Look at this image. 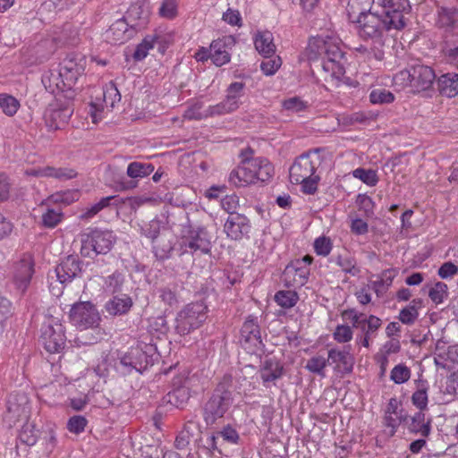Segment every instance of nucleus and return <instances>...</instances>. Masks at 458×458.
Listing matches in <instances>:
<instances>
[{"label": "nucleus", "mask_w": 458, "mask_h": 458, "mask_svg": "<svg viewBox=\"0 0 458 458\" xmlns=\"http://www.w3.org/2000/svg\"><path fill=\"white\" fill-rule=\"evenodd\" d=\"M82 262L76 257L69 255L64 258L55 268V274L60 284L72 282V279L81 276Z\"/></svg>", "instance_id": "dca6fc26"}, {"label": "nucleus", "mask_w": 458, "mask_h": 458, "mask_svg": "<svg viewBox=\"0 0 458 458\" xmlns=\"http://www.w3.org/2000/svg\"><path fill=\"white\" fill-rule=\"evenodd\" d=\"M241 342L245 348L259 349L263 345L257 318L250 316L243 323L241 329Z\"/></svg>", "instance_id": "412c9836"}, {"label": "nucleus", "mask_w": 458, "mask_h": 458, "mask_svg": "<svg viewBox=\"0 0 458 458\" xmlns=\"http://www.w3.org/2000/svg\"><path fill=\"white\" fill-rule=\"evenodd\" d=\"M369 99L373 104H389L394 100V96L385 89H376L370 92Z\"/></svg>", "instance_id": "09e8293b"}, {"label": "nucleus", "mask_w": 458, "mask_h": 458, "mask_svg": "<svg viewBox=\"0 0 458 458\" xmlns=\"http://www.w3.org/2000/svg\"><path fill=\"white\" fill-rule=\"evenodd\" d=\"M331 260L335 262L341 269L347 274L352 276H358L360 272V268L356 266L354 258L350 255H338L335 258H332Z\"/></svg>", "instance_id": "e433bc0d"}, {"label": "nucleus", "mask_w": 458, "mask_h": 458, "mask_svg": "<svg viewBox=\"0 0 458 458\" xmlns=\"http://www.w3.org/2000/svg\"><path fill=\"white\" fill-rule=\"evenodd\" d=\"M260 377L264 383L274 382L282 377L284 372V365L276 358H266L260 368Z\"/></svg>", "instance_id": "a878e982"}, {"label": "nucleus", "mask_w": 458, "mask_h": 458, "mask_svg": "<svg viewBox=\"0 0 458 458\" xmlns=\"http://www.w3.org/2000/svg\"><path fill=\"white\" fill-rule=\"evenodd\" d=\"M63 213L60 209L47 208L42 215V223L46 227H55L62 220Z\"/></svg>", "instance_id": "6e6d98bb"}, {"label": "nucleus", "mask_w": 458, "mask_h": 458, "mask_svg": "<svg viewBox=\"0 0 458 458\" xmlns=\"http://www.w3.org/2000/svg\"><path fill=\"white\" fill-rule=\"evenodd\" d=\"M310 268L302 261H292L283 272V281L287 287H301L308 280Z\"/></svg>", "instance_id": "f3484780"}, {"label": "nucleus", "mask_w": 458, "mask_h": 458, "mask_svg": "<svg viewBox=\"0 0 458 458\" xmlns=\"http://www.w3.org/2000/svg\"><path fill=\"white\" fill-rule=\"evenodd\" d=\"M383 3L384 0H378L377 5L372 8L374 12L360 13L356 20L359 37L363 40H372L380 47L384 45L383 38L387 31L405 27L403 4L397 3L387 8H378Z\"/></svg>", "instance_id": "f257e3e1"}, {"label": "nucleus", "mask_w": 458, "mask_h": 458, "mask_svg": "<svg viewBox=\"0 0 458 458\" xmlns=\"http://www.w3.org/2000/svg\"><path fill=\"white\" fill-rule=\"evenodd\" d=\"M234 38L231 36L213 40L210 44V55L213 64L222 66L231 60L229 50L234 46Z\"/></svg>", "instance_id": "aec40b11"}, {"label": "nucleus", "mask_w": 458, "mask_h": 458, "mask_svg": "<svg viewBox=\"0 0 458 458\" xmlns=\"http://www.w3.org/2000/svg\"><path fill=\"white\" fill-rule=\"evenodd\" d=\"M153 364V360L146 351L140 348H131L121 359L116 369L123 374L130 373L132 369L142 373L149 365Z\"/></svg>", "instance_id": "9d476101"}, {"label": "nucleus", "mask_w": 458, "mask_h": 458, "mask_svg": "<svg viewBox=\"0 0 458 458\" xmlns=\"http://www.w3.org/2000/svg\"><path fill=\"white\" fill-rule=\"evenodd\" d=\"M244 83L242 82H233L227 89V95L225 99L229 102V105L238 108L240 104V98L243 96Z\"/></svg>", "instance_id": "37998d69"}, {"label": "nucleus", "mask_w": 458, "mask_h": 458, "mask_svg": "<svg viewBox=\"0 0 458 458\" xmlns=\"http://www.w3.org/2000/svg\"><path fill=\"white\" fill-rule=\"evenodd\" d=\"M158 39L156 36H147L141 43H140L133 53V58L136 61L143 60L148 53V50L154 47L156 41Z\"/></svg>", "instance_id": "c03bdc74"}, {"label": "nucleus", "mask_w": 458, "mask_h": 458, "mask_svg": "<svg viewBox=\"0 0 458 458\" xmlns=\"http://www.w3.org/2000/svg\"><path fill=\"white\" fill-rule=\"evenodd\" d=\"M282 62L279 56L274 58L267 57L260 64V69L266 75L274 74L281 66Z\"/></svg>", "instance_id": "680f3d73"}, {"label": "nucleus", "mask_w": 458, "mask_h": 458, "mask_svg": "<svg viewBox=\"0 0 458 458\" xmlns=\"http://www.w3.org/2000/svg\"><path fill=\"white\" fill-rule=\"evenodd\" d=\"M226 411L224 403H207L204 411V418L207 424H214L216 420L222 418Z\"/></svg>", "instance_id": "72a5a7b5"}, {"label": "nucleus", "mask_w": 458, "mask_h": 458, "mask_svg": "<svg viewBox=\"0 0 458 458\" xmlns=\"http://www.w3.org/2000/svg\"><path fill=\"white\" fill-rule=\"evenodd\" d=\"M154 171L150 163L131 162L127 168V175L132 179L144 178Z\"/></svg>", "instance_id": "f704fd0d"}, {"label": "nucleus", "mask_w": 458, "mask_h": 458, "mask_svg": "<svg viewBox=\"0 0 458 458\" xmlns=\"http://www.w3.org/2000/svg\"><path fill=\"white\" fill-rule=\"evenodd\" d=\"M35 273V260L30 253H23L12 265L11 280L16 291L23 295Z\"/></svg>", "instance_id": "423d86ee"}, {"label": "nucleus", "mask_w": 458, "mask_h": 458, "mask_svg": "<svg viewBox=\"0 0 458 458\" xmlns=\"http://www.w3.org/2000/svg\"><path fill=\"white\" fill-rule=\"evenodd\" d=\"M83 67L67 69V68H60V72L62 76V84L66 87L67 89H72L78 81L79 77L84 72Z\"/></svg>", "instance_id": "ea45409f"}, {"label": "nucleus", "mask_w": 458, "mask_h": 458, "mask_svg": "<svg viewBox=\"0 0 458 458\" xmlns=\"http://www.w3.org/2000/svg\"><path fill=\"white\" fill-rule=\"evenodd\" d=\"M253 150L247 148L241 151L242 161L229 174V182L235 187H245L268 181L274 174L272 164L265 157H253Z\"/></svg>", "instance_id": "7ed1b4c3"}, {"label": "nucleus", "mask_w": 458, "mask_h": 458, "mask_svg": "<svg viewBox=\"0 0 458 458\" xmlns=\"http://www.w3.org/2000/svg\"><path fill=\"white\" fill-rule=\"evenodd\" d=\"M352 174L369 186H375L378 182L377 173L371 169L357 168L352 172Z\"/></svg>", "instance_id": "de8ad7c7"}, {"label": "nucleus", "mask_w": 458, "mask_h": 458, "mask_svg": "<svg viewBox=\"0 0 458 458\" xmlns=\"http://www.w3.org/2000/svg\"><path fill=\"white\" fill-rule=\"evenodd\" d=\"M428 296L436 304L442 303L447 297V285L443 282H437L429 290Z\"/></svg>", "instance_id": "5fc2aeb1"}, {"label": "nucleus", "mask_w": 458, "mask_h": 458, "mask_svg": "<svg viewBox=\"0 0 458 458\" xmlns=\"http://www.w3.org/2000/svg\"><path fill=\"white\" fill-rule=\"evenodd\" d=\"M20 102L9 94H0V107L8 116H13L20 108Z\"/></svg>", "instance_id": "79ce46f5"}, {"label": "nucleus", "mask_w": 458, "mask_h": 458, "mask_svg": "<svg viewBox=\"0 0 458 458\" xmlns=\"http://www.w3.org/2000/svg\"><path fill=\"white\" fill-rule=\"evenodd\" d=\"M327 358L330 364H335L338 370L344 373H350L352 371L354 357L351 354L349 348H332L328 351Z\"/></svg>", "instance_id": "393cba45"}, {"label": "nucleus", "mask_w": 458, "mask_h": 458, "mask_svg": "<svg viewBox=\"0 0 458 458\" xmlns=\"http://www.w3.org/2000/svg\"><path fill=\"white\" fill-rule=\"evenodd\" d=\"M254 45L257 51L265 58L271 57L276 53L274 37L268 30L258 31L254 37Z\"/></svg>", "instance_id": "bb28decb"}, {"label": "nucleus", "mask_w": 458, "mask_h": 458, "mask_svg": "<svg viewBox=\"0 0 458 458\" xmlns=\"http://www.w3.org/2000/svg\"><path fill=\"white\" fill-rule=\"evenodd\" d=\"M27 174L35 177H50L59 181H66L76 177L77 173L67 167L43 166L27 170Z\"/></svg>", "instance_id": "b1692460"}, {"label": "nucleus", "mask_w": 458, "mask_h": 458, "mask_svg": "<svg viewBox=\"0 0 458 458\" xmlns=\"http://www.w3.org/2000/svg\"><path fill=\"white\" fill-rule=\"evenodd\" d=\"M354 51L359 53L362 57L367 60H371L372 58L381 61L384 58V52L379 49L376 45L371 47H368L365 45H360L357 47H354Z\"/></svg>", "instance_id": "49530a36"}, {"label": "nucleus", "mask_w": 458, "mask_h": 458, "mask_svg": "<svg viewBox=\"0 0 458 458\" xmlns=\"http://www.w3.org/2000/svg\"><path fill=\"white\" fill-rule=\"evenodd\" d=\"M306 55L310 61L320 57L323 71L332 80L339 81L345 73V56L336 38L329 36L311 38L306 48Z\"/></svg>", "instance_id": "f03ea898"}, {"label": "nucleus", "mask_w": 458, "mask_h": 458, "mask_svg": "<svg viewBox=\"0 0 458 458\" xmlns=\"http://www.w3.org/2000/svg\"><path fill=\"white\" fill-rule=\"evenodd\" d=\"M12 314V304L9 300L0 294V335L4 331V322Z\"/></svg>", "instance_id": "13d9d810"}, {"label": "nucleus", "mask_w": 458, "mask_h": 458, "mask_svg": "<svg viewBox=\"0 0 458 458\" xmlns=\"http://www.w3.org/2000/svg\"><path fill=\"white\" fill-rule=\"evenodd\" d=\"M149 7L147 3H135L130 6L123 17L130 27L137 33L147 27L149 21Z\"/></svg>", "instance_id": "6ab92c4d"}, {"label": "nucleus", "mask_w": 458, "mask_h": 458, "mask_svg": "<svg viewBox=\"0 0 458 458\" xmlns=\"http://www.w3.org/2000/svg\"><path fill=\"white\" fill-rule=\"evenodd\" d=\"M153 250L157 259H165L169 257L173 247L169 242H163L161 244L158 241H157L153 243Z\"/></svg>", "instance_id": "338daca9"}, {"label": "nucleus", "mask_w": 458, "mask_h": 458, "mask_svg": "<svg viewBox=\"0 0 458 458\" xmlns=\"http://www.w3.org/2000/svg\"><path fill=\"white\" fill-rule=\"evenodd\" d=\"M411 377V369L404 364H398L393 368L390 374V378L395 384H403L406 382Z\"/></svg>", "instance_id": "3c124183"}, {"label": "nucleus", "mask_w": 458, "mask_h": 458, "mask_svg": "<svg viewBox=\"0 0 458 458\" xmlns=\"http://www.w3.org/2000/svg\"><path fill=\"white\" fill-rule=\"evenodd\" d=\"M237 108L233 106L229 105V102H227L226 99L222 101L219 104L210 106L206 110V115L208 116H215V115H222L225 114H229L231 112L235 111Z\"/></svg>", "instance_id": "4d7b16f0"}, {"label": "nucleus", "mask_w": 458, "mask_h": 458, "mask_svg": "<svg viewBox=\"0 0 458 458\" xmlns=\"http://www.w3.org/2000/svg\"><path fill=\"white\" fill-rule=\"evenodd\" d=\"M197 382L198 378L195 377H185L179 375L174 377L171 390L167 393V401H189L191 398H197L201 390Z\"/></svg>", "instance_id": "1a4fd4ad"}, {"label": "nucleus", "mask_w": 458, "mask_h": 458, "mask_svg": "<svg viewBox=\"0 0 458 458\" xmlns=\"http://www.w3.org/2000/svg\"><path fill=\"white\" fill-rule=\"evenodd\" d=\"M73 113L70 105H51L45 112V123L50 131L61 130L67 124Z\"/></svg>", "instance_id": "4468645a"}, {"label": "nucleus", "mask_w": 458, "mask_h": 458, "mask_svg": "<svg viewBox=\"0 0 458 458\" xmlns=\"http://www.w3.org/2000/svg\"><path fill=\"white\" fill-rule=\"evenodd\" d=\"M124 277L120 272H114L108 276L105 280V290L110 293H116L122 290Z\"/></svg>", "instance_id": "a18cd8bd"}, {"label": "nucleus", "mask_w": 458, "mask_h": 458, "mask_svg": "<svg viewBox=\"0 0 458 458\" xmlns=\"http://www.w3.org/2000/svg\"><path fill=\"white\" fill-rule=\"evenodd\" d=\"M415 391L412 394L411 401H428L427 391L428 388L426 380H415Z\"/></svg>", "instance_id": "e2e57ef3"}, {"label": "nucleus", "mask_w": 458, "mask_h": 458, "mask_svg": "<svg viewBox=\"0 0 458 458\" xmlns=\"http://www.w3.org/2000/svg\"><path fill=\"white\" fill-rule=\"evenodd\" d=\"M115 242L113 232L94 229L81 234V254L86 258L108 253Z\"/></svg>", "instance_id": "20e7f679"}, {"label": "nucleus", "mask_w": 458, "mask_h": 458, "mask_svg": "<svg viewBox=\"0 0 458 458\" xmlns=\"http://www.w3.org/2000/svg\"><path fill=\"white\" fill-rule=\"evenodd\" d=\"M234 386L231 376H225L221 382L216 386L212 401H230L236 398Z\"/></svg>", "instance_id": "7c9ffc66"}, {"label": "nucleus", "mask_w": 458, "mask_h": 458, "mask_svg": "<svg viewBox=\"0 0 458 458\" xmlns=\"http://www.w3.org/2000/svg\"><path fill=\"white\" fill-rule=\"evenodd\" d=\"M132 306V301L127 294L116 295L109 300L106 305V310L113 316L125 314Z\"/></svg>", "instance_id": "c85d7f7f"}, {"label": "nucleus", "mask_w": 458, "mask_h": 458, "mask_svg": "<svg viewBox=\"0 0 458 458\" xmlns=\"http://www.w3.org/2000/svg\"><path fill=\"white\" fill-rule=\"evenodd\" d=\"M103 97L106 105L111 107H114V104L121 100V94L114 82H110L106 86Z\"/></svg>", "instance_id": "603ef678"}, {"label": "nucleus", "mask_w": 458, "mask_h": 458, "mask_svg": "<svg viewBox=\"0 0 458 458\" xmlns=\"http://www.w3.org/2000/svg\"><path fill=\"white\" fill-rule=\"evenodd\" d=\"M437 84L441 95L448 98L455 97L458 94V73L443 74L437 79Z\"/></svg>", "instance_id": "cd10ccee"}, {"label": "nucleus", "mask_w": 458, "mask_h": 458, "mask_svg": "<svg viewBox=\"0 0 458 458\" xmlns=\"http://www.w3.org/2000/svg\"><path fill=\"white\" fill-rule=\"evenodd\" d=\"M328 364H330L328 358H325L321 355H316L312 356L307 360L304 368L310 373L318 375L321 377H325V369Z\"/></svg>", "instance_id": "c9c22d12"}, {"label": "nucleus", "mask_w": 458, "mask_h": 458, "mask_svg": "<svg viewBox=\"0 0 458 458\" xmlns=\"http://www.w3.org/2000/svg\"><path fill=\"white\" fill-rule=\"evenodd\" d=\"M342 317L344 319L351 320L352 327L359 329L363 335L375 336L382 325V320L379 318L374 315L367 317L363 313H358L353 309L344 310Z\"/></svg>", "instance_id": "f8f14e48"}, {"label": "nucleus", "mask_w": 458, "mask_h": 458, "mask_svg": "<svg viewBox=\"0 0 458 458\" xmlns=\"http://www.w3.org/2000/svg\"><path fill=\"white\" fill-rule=\"evenodd\" d=\"M123 17L115 21L105 33L106 40L110 44H123L131 38L136 32Z\"/></svg>", "instance_id": "4be33fe9"}, {"label": "nucleus", "mask_w": 458, "mask_h": 458, "mask_svg": "<svg viewBox=\"0 0 458 458\" xmlns=\"http://www.w3.org/2000/svg\"><path fill=\"white\" fill-rule=\"evenodd\" d=\"M38 437V429H37L36 424L33 421H26L20 431V440L27 445H33L36 444Z\"/></svg>", "instance_id": "58836bf2"}, {"label": "nucleus", "mask_w": 458, "mask_h": 458, "mask_svg": "<svg viewBox=\"0 0 458 458\" xmlns=\"http://www.w3.org/2000/svg\"><path fill=\"white\" fill-rule=\"evenodd\" d=\"M314 250L319 256H327L332 250L331 240L326 236L317 238L314 242Z\"/></svg>", "instance_id": "052dcab7"}, {"label": "nucleus", "mask_w": 458, "mask_h": 458, "mask_svg": "<svg viewBox=\"0 0 458 458\" xmlns=\"http://www.w3.org/2000/svg\"><path fill=\"white\" fill-rule=\"evenodd\" d=\"M408 418V413L403 408V403H388L384 416L385 429L381 437H393L398 426Z\"/></svg>", "instance_id": "ddd939ff"}, {"label": "nucleus", "mask_w": 458, "mask_h": 458, "mask_svg": "<svg viewBox=\"0 0 458 458\" xmlns=\"http://www.w3.org/2000/svg\"><path fill=\"white\" fill-rule=\"evenodd\" d=\"M299 300V296L295 291H279L275 295L276 302L284 308L290 309L293 307Z\"/></svg>", "instance_id": "a19ab883"}, {"label": "nucleus", "mask_w": 458, "mask_h": 458, "mask_svg": "<svg viewBox=\"0 0 458 458\" xmlns=\"http://www.w3.org/2000/svg\"><path fill=\"white\" fill-rule=\"evenodd\" d=\"M177 13L176 0H163L161 6L159 7V14L162 17L172 19L175 17Z\"/></svg>", "instance_id": "0e129e2a"}, {"label": "nucleus", "mask_w": 458, "mask_h": 458, "mask_svg": "<svg viewBox=\"0 0 458 458\" xmlns=\"http://www.w3.org/2000/svg\"><path fill=\"white\" fill-rule=\"evenodd\" d=\"M99 319V314L90 301L77 302L70 310L71 322L81 330L98 326Z\"/></svg>", "instance_id": "6e6552de"}, {"label": "nucleus", "mask_w": 458, "mask_h": 458, "mask_svg": "<svg viewBox=\"0 0 458 458\" xmlns=\"http://www.w3.org/2000/svg\"><path fill=\"white\" fill-rule=\"evenodd\" d=\"M316 164L310 159V153H304L298 157L289 170L292 183L299 184L315 174Z\"/></svg>", "instance_id": "2eb2a0df"}, {"label": "nucleus", "mask_w": 458, "mask_h": 458, "mask_svg": "<svg viewBox=\"0 0 458 458\" xmlns=\"http://www.w3.org/2000/svg\"><path fill=\"white\" fill-rule=\"evenodd\" d=\"M422 305L421 299H414L410 305L401 310L399 320L405 325H412L419 316L418 309Z\"/></svg>", "instance_id": "473e14b6"}, {"label": "nucleus", "mask_w": 458, "mask_h": 458, "mask_svg": "<svg viewBox=\"0 0 458 458\" xmlns=\"http://www.w3.org/2000/svg\"><path fill=\"white\" fill-rule=\"evenodd\" d=\"M9 405L7 407V414L6 417L10 421L15 422L20 420L21 414L25 419L28 418V411L26 410V406L21 403H8Z\"/></svg>", "instance_id": "864d4df0"}, {"label": "nucleus", "mask_w": 458, "mask_h": 458, "mask_svg": "<svg viewBox=\"0 0 458 458\" xmlns=\"http://www.w3.org/2000/svg\"><path fill=\"white\" fill-rule=\"evenodd\" d=\"M40 341L47 352L50 353H56L63 350L66 342L63 324L54 319L45 323L41 327Z\"/></svg>", "instance_id": "0eeeda50"}, {"label": "nucleus", "mask_w": 458, "mask_h": 458, "mask_svg": "<svg viewBox=\"0 0 458 458\" xmlns=\"http://www.w3.org/2000/svg\"><path fill=\"white\" fill-rule=\"evenodd\" d=\"M62 79L60 71L58 72L48 71L42 75L41 81L46 89L55 92V89L64 90L66 89L62 84Z\"/></svg>", "instance_id": "4c0bfd02"}, {"label": "nucleus", "mask_w": 458, "mask_h": 458, "mask_svg": "<svg viewBox=\"0 0 458 458\" xmlns=\"http://www.w3.org/2000/svg\"><path fill=\"white\" fill-rule=\"evenodd\" d=\"M420 411L417 412L412 418L409 428L411 432L419 433L422 437L428 436L430 432V420L425 418L422 411L426 408L428 403H417Z\"/></svg>", "instance_id": "c756f323"}, {"label": "nucleus", "mask_w": 458, "mask_h": 458, "mask_svg": "<svg viewBox=\"0 0 458 458\" xmlns=\"http://www.w3.org/2000/svg\"><path fill=\"white\" fill-rule=\"evenodd\" d=\"M211 241L208 231L203 227L190 230L188 234L183 235L181 241V247L183 252L195 254H208L211 250Z\"/></svg>", "instance_id": "9b49d317"}, {"label": "nucleus", "mask_w": 458, "mask_h": 458, "mask_svg": "<svg viewBox=\"0 0 458 458\" xmlns=\"http://www.w3.org/2000/svg\"><path fill=\"white\" fill-rule=\"evenodd\" d=\"M436 80V74L429 66L417 64L412 65V88L416 91L429 89Z\"/></svg>", "instance_id": "5701e85b"}, {"label": "nucleus", "mask_w": 458, "mask_h": 458, "mask_svg": "<svg viewBox=\"0 0 458 458\" xmlns=\"http://www.w3.org/2000/svg\"><path fill=\"white\" fill-rule=\"evenodd\" d=\"M208 307L203 301L187 304L175 318V330L181 335H186L200 327L207 319Z\"/></svg>", "instance_id": "39448f33"}, {"label": "nucleus", "mask_w": 458, "mask_h": 458, "mask_svg": "<svg viewBox=\"0 0 458 458\" xmlns=\"http://www.w3.org/2000/svg\"><path fill=\"white\" fill-rule=\"evenodd\" d=\"M86 60L85 57L80 54L70 53L60 64V68L73 69L83 67L85 68Z\"/></svg>", "instance_id": "8fccbe9b"}, {"label": "nucleus", "mask_w": 458, "mask_h": 458, "mask_svg": "<svg viewBox=\"0 0 458 458\" xmlns=\"http://www.w3.org/2000/svg\"><path fill=\"white\" fill-rule=\"evenodd\" d=\"M458 23V9L442 7L438 11L437 24L446 30L454 29Z\"/></svg>", "instance_id": "2f4dec72"}, {"label": "nucleus", "mask_w": 458, "mask_h": 458, "mask_svg": "<svg viewBox=\"0 0 458 458\" xmlns=\"http://www.w3.org/2000/svg\"><path fill=\"white\" fill-rule=\"evenodd\" d=\"M334 338L338 343H347L352 338V331L351 327L347 325H339L334 332Z\"/></svg>", "instance_id": "69168bd1"}, {"label": "nucleus", "mask_w": 458, "mask_h": 458, "mask_svg": "<svg viewBox=\"0 0 458 458\" xmlns=\"http://www.w3.org/2000/svg\"><path fill=\"white\" fill-rule=\"evenodd\" d=\"M222 208L232 216L233 214H238L236 208L239 206V198L236 195H226L221 200Z\"/></svg>", "instance_id": "774afa93"}, {"label": "nucleus", "mask_w": 458, "mask_h": 458, "mask_svg": "<svg viewBox=\"0 0 458 458\" xmlns=\"http://www.w3.org/2000/svg\"><path fill=\"white\" fill-rule=\"evenodd\" d=\"M250 227V222L247 216L242 214H233L228 216L224 231L230 239L239 241L249 234Z\"/></svg>", "instance_id": "a211bd4d"}, {"label": "nucleus", "mask_w": 458, "mask_h": 458, "mask_svg": "<svg viewBox=\"0 0 458 458\" xmlns=\"http://www.w3.org/2000/svg\"><path fill=\"white\" fill-rule=\"evenodd\" d=\"M87 422V420L83 416H72L67 422V429L72 433L80 434L84 431Z\"/></svg>", "instance_id": "bf43d9fd"}]
</instances>
